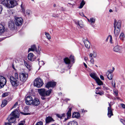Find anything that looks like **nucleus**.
Segmentation results:
<instances>
[{
  "instance_id": "obj_61",
  "label": "nucleus",
  "mask_w": 125,
  "mask_h": 125,
  "mask_svg": "<svg viewBox=\"0 0 125 125\" xmlns=\"http://www.w3.org/2000/svg\"><path fill=\"white\" fill-rule=\"evenodd\" d=\"M84 59L85 61H86L88 60V58L86 57H85Z\"/></svg>"
},
{
  "instance_id": "obj_29",
  "label": "nucleus",
  "mask_w": 125,
  "mask_h": 125,
  "mask_svg": "<svg viewBox=\"0 0 125 125\" xmlns=\"http://www.w3.org/2000/svg\"><path fill=\"white\" fill-rule=\"evenodd\" d=\"M56 116L58 118L61 119L62 118V117H65V114H56Z\"/></svg>"
},
{
  "instance_id": "obj_39",
  "label": "nucleus",
  "mask_w": 125,
  "mask_h": 125,
  "mask_svg": "<svg viewBox=\"0 0 125 125\" xmlns=\"http://www.w3.org/2000/svg\"><path fill=\"white\" fill-rule=\"evenodd\" d=\"M95 21V19L94 18H91L90 19V22L91 23H94Z\"/></svg>"
},
{
  "instance_id": "obj_43",
  "label": "nucleus",
  "mask_w": 125,
  "mask_h": 125,
  "mask_svg": "<svg viewBox=\"0 0 125 125\" xmlns=\"http://www.w3.org/2000/svg\"><path fill=\"white\" fill-rule=\"evenodd\" d=\"M93 57L94 58L96 57V53L95 52L93 51Z\"/></svg>"
},
{
  "instance_id": "obj_48",
  "label": "nucleus",
  "mask_w": 125,
  "mask_h": 125,
  "mask_svg": "<svg viewBox=\"0 0 125 125\" xmlns=\"http://www.w3.org/2000/svg\"><path fill=\"white\" fill-rule=\"evenodd\" d=\"M24 123L25 122L24 121H22L19 123L18 125H23Z\"/></svg>"
},
{
  "instance_id": "obj_37",
  "label": "nucleus",
  "mask_w": 125,
  "mask_h": 125,
  "mask_svg": "<svg viewBox=\"0 0 125 125\" xmlns=\"http://www.w3.org/2000/svg\"><path fill=\"white\" fill-rule=\"evenodd\" d=\"M124 37V35L123 33H121L120 36V38L122 40H123Z\"/></svg>"
},
{
  "instance_id": "obj_13",
  "label": "nucleus",
  "mask_w": 125,
  "mask_h": 125,
  "mask_svg": "<svg viewBox=\"0 0 125 125\" xmlns=\"http://www.w3.org/2000/svg\"><path fill=\"white\" fill-rule=\"evenodd\" d=\"M40 102L39 100L37 98H34L33 99L31 104L36 106L40 104Z\"/></svg>"
},
{
  "instance_id": "obj_5",
  "label": "nucleus",
  "mask_w": 125,
  "mask_h": 125,
  "mask_svg": "<svg viewBox=\"0 0 125 125\" xmlns=\"http://www.w3.org/2000/svg\"><path fill=\"white\" fill-rule=\"evenodd\" d=\"M28 77L27 73L25 72H21L20 73V80L23 82H25L27 79Z\"/></svg>"
},
{
  "instance_id": "obj_59",
  "label": "nucleus",
  "mask_w": 125,
  "mask_h": 125,
  "mask_svg": "<svg viewBox=\"0 0 125 125\" xmlns=\"http://www.w3.org/2000/svg\"><path fill=\"white\" fill-rule=\"evenodd\" d=\"M38 50L39 52V53L40 52H39L41 51V49L40 48L39 46H38Z\"/></svg>"
},
{
  "instance_id": "obj_35",
  "label": "nucleus",
  "mask_w": 125,
  "mask_h": 125,
  "mask_svg": "<svg viewBox=\"0 0 125 125\" xmlns=\"http://www.w3.org/2000/svg\"><path fill=\"white\" fill-rule=\"evenodd\" d=\"M85 3L84 1L83 0L81 2V3L79 7V8L81 9L82 8L83 5L85 4Z\"/></svg>"
},
{
  "instance_id": "obj_64",
  "label": "nucleus",
  "mask_w": 125,
  "mask_h": 125,
  "mask_svg": "<svg viewBox=\"0 0 125 125\" xmlns=\"http://www.w3.org/2000/svg\"><path fill=\"white\" fill-rule=\"evenodd\" d=\"M64 10H65L62 8L61 9V10H62V11H64Z\"/></svg>"
},
{
  "instance_id": "obj_60",
  "label": "nucleus",
  "mask_w": 125,
  "mask_h": 125,
  "mask_svg": "<svg viewBox=\"0 0 125 125\" xmlns=\"http://www.w3.org/2000/svg\"><path fill=\"white\" fill-rule=\"evenodd\" d=\"M84 65L85 66V67L86 68H87V66L86 64L84 62L83 63Z\"/></svg>"
},
{
  "instance_id": "obj_32",
  "label": "nucleus",
  "mask_w": 125,
  "mask_h": 125,
  "mask_svg": "<svg viewBox=\"0 0 125 125\" xmlns=\"http://www.w3.org/2000/svg\"><path fill=\"white\" fill-rule=\"evenodd\" d=\"M24 63L25 66L27 67V68L29 69H30V68L31 66L28 63V62H27L24 61Z\"/></svg>"
},
{
  "instance_id": "obj_26",
  "label": "nucleus",
  "mask_w": 125,
  "mask_h": 125,
  "mask_svg": "<svg viewBox=\"0 0 125 125\" xmlns=\"http://www.w3.org/2000/svg\"><path fill=\"white\" fill-rule=\"evenodd\" d=\"M90 76L92 78L94 79L95 80L98 78L96 76V74L94 73H90Z\"/></svg>"
},
{
  "instance_id": "obj_33",
  "label": "nucleus",
  "mask_w": 125,
  "mask_h": 125,
  "mask_svg": "<svg viewBox=\"0 0 125 125\" xmlns=\"http://www.w3.org/2000/svg\"><path fill=\"white\" fill-rule=\"evenodd\" d=\"M10 94V93L9 92H6L5 93H3L2 95V97H6Z\"/></svg>"
},
{
  "instance_id": "obj_63",
  "label": "nucleus",
  "mask_w": 125,
  "mask_h": 125,
  "mask_svg": "<svg viewBox=\"0 0 125 125\" xmlns=\"http://www.w3.org/2000/svg\"><path fill=\"white\" fill-rule=\"evenodd\" d=\"M120 121L122 123H123L124 120L122 119H120Z\"/></svg>"
},
{
  "instance_id": "obj_7",
  "label": "nucleus",
  "mask_w": 125,
  "mask_h": 125,
  "mask_svg": "<svg viewBox=\"0 0 125 125\" xmlns=\"http://www.w3.org/2000/svg\"><path fill=\"white\" fill-rule=\"evenodd\" d=\"M6 80L4 77L0 76V88L3 87L6 84Z\"/></svg>"
},
{
  "instance_id": "obj_10",
  "label": "nucleus",
  "mask_w": 125,
  "mask_h": 125,
  "mask_svg": "<svg viewBox=\"0 0 125 125\" xmlns=\"http://www.w3.org/2000/svg\"><path fill=\"white\" fill-rule=\"evenodd\" d=\"M109 107L108 108V114L107 115L110 118L111 116L113 115V110L111 108V105L110 103L109 104Z\"/></svg>"
},
{
  "instance_id": "obj_62",
  "label": "nucleus",
  "mask_w": 125,
  "mask_h": 125,
  "mask_svg": "<svg viewBox=\"0 0 125 125\" xmlns=\"http://www.w3.org/2000/svg\"><path fill=\"white\" fill-rule=\"evenodd\" d=\"M109 37V36H108V37H107V38L106 39V40H105V41L106 42H107L108 41Z\"/></svg>"
},
{
  "instance_id": "obj_14",
  "label": "nucleus",
  "mask_w": 125,
  "mask_h": 125,
  "mask_svg": "<svg viewBox=\"0 0 125 125\" xmlns=\"http://www.w3.org/2000/svg\"><path fill=\"white\" fill-rule=\"evenodd\" d=\"M30 51H34L37 53H38V50L37 49L35 45H33L31 46V48H29L28 51V52Z\"/></svg>"
},
{
  "instance_id": "obj_40",
  "label": "nucleus",
  "mask_w": 125,
  "mask_h": 125,
  "mask_svg": "<svg viewBox=\"0 0 125 125\" xmlns=\"http://www.w3.org/2000/svg\"><path fill=\"white\" fill-rule=\"evenodd\" d=\"M26 14L28 15H30L31 13V11L29 10H27L26 11Z\"/></svg>"
},
{
  "instance_id": "obj_18",
  "label": "nucleus",
  "mask_w": 125,
  "mask_h": 125,
  "mask_svg": "<svg viewBox=\"0 0 125 125\" xmlns=\"http://www.w3.org/2000/svg\"><path fill=\"white\" fill-rule=\"evenodd\" d=\"M72 109V108H69L68 110L67 113V118L65 119V120L66 121L67 119L70 118L71 116V111Z\"/></svg>"
},
{
  "instance_id": "obj_46",
  "label": "nucleus",
  "mask_w": 125,
  "mask_h": 125,
  "mask_svg": "<svg viewBox=\"0 0 125 125\" xmlns=\"http://www.w3.org/2000/svg\"><path fill=\"white\" fill-rule=\"evenodd\" d=\"M90 62H91L92 64H94V59L93 58H92L90 60Z\"/></svg>"
},
{
  "instance_id": "obj_38",
  "label": "nucleus",
  "mask_w": 125,
  "mask_h": 125,
  "mask_svg": "<svg viewBox=\"0 0 125 125\" xmlns=\"http://www.w3.org/2000/svg\"><path fill=\"white\" fill-rule=\"evenodd\" d=\"M70 58L71 61L73 63H74V57L73 56L71 55L70 57Z\"/></svg>"
},
{
  "instance_id": "obj_50",
  "label": "nucleus",
  "mask_w": 125,
  "mask_h": 125,
  "mask_svg": "<svg viewBox=\"0 0 125 125\" xmlns=\"http://www.w3.org/2000/svg\"><path fill=\"white\" fill-rule=\"evenodd\" d=\"M18 103L17 102H16L15 104L13 106L12 108H15L16 105H18Z\"/></svg>"
},
{
  "instance_id": "obj_21",
  "label": "nucleus",
  "mask_w": 125,
  "mask_h": 125,
  "mask_svg": "<svg viewBox=\"0 0 125 125\" xmlns=\"http://www.w3.org/2000/svg\"><path fill=\"white\" fill-rule=\"evenodd\" d=\"M1 3L9 8L8 6L10 5L9 0H4Z\"/></svg>"
},
{
  "instance_id": "obj_55",
  "label": "nucleus",
  "mask_w": 125,
  "mask_h": 125,
  "mask_svg": "<svg viewBox=\"0 0 125 125\" xmlns=\"http://www.w3.org/2000/svg\"><path fill=\"white\" fill-rule=\"evenodd\" d=\"M100 77L101 79L102 80H104V76L102 75H100Z\"/></svg>"
},
{
  "instance_id": "obj_52",
  "label": "nucleus",
  "mask_w": 125,
  "mask_h": 125,
  "mask_svg": "<svg viewBox=\"0 0 125 125\" xmlns=\"http://www.w3.org/2000/svg\"><path fill=\"white\" fill-rule=\"evenodd\" d=\"M121 107L123 108H125V105L123 104H121Z\"/></svg>"
},
{
  "instance_id": "obj_9",
  "label": "nucleus",
  "mask_w": 125,
  "mask_h": 125,
  "mask_svg": "<svg viewBox=\"0 0 125 125\" xmlns=\"http://www.w3.org/2000/svg\"><path fill=\"white\" fill-rule=\"evenodd\" d=\"M33 98L30 95L27 96L26 98L25 101L26 104L28 105H31L32 104Z\"/></svg>"
},
{
  "instance_id": "obj_31",
  "label": "nucleus",
  "mask_w": 125,
  "mask_h": 125,
  "mask_svg": "<svg viewBox=\"0 0 125 125\" xmlns=\"http://www.w3.org/2000/svg\"><path fill=\"white\" fill-rule=\"evenodd\" d=\"M7 104V101L5 100H4L2 101V104H1V106L2 107H4Z\"/></svg>"
},
{
  "instance_id": "obj_1",
  "label": "nucleus",
  "mask_w": 125,
  "mask_h": 125,
  "mask_svg": "<svg viewBox=\"0 0 125 125\" xmlns=\"http://www.w3.org/2000/svg\"><path fill=\"white\" fill-rule=\"evenodd\" d=\"M20 114L18 110H16L12 112L7 119L10 123H14L16 120V118H19Z\"/></svg>"
},
{
  "instance_id": "obj_47",
  "label": "nucleus",
  "mask_w": 125,
  "mask_h": 125,
  "mask_svg": "<svg viewBox=\"0 0 125 125\" xmlns=\"http://www.w3.org/2000/svg\"><path fill=\"white\" fill-rule=\"evenodd\" d=\"M113 70H108L107 71V73H111V74L113 72Z\"/></svg>"
},
{
  "instance_id": "obj_49",
  "label": "nucleus",
  "mask_w": 125,
  "mask_h": 125,
  "mask_svg": "<svg viewBox=\"0 0 125 125\" xmlns=\"http://www.w3.org/2000/svg\"><path fill=\"white\" fill-rule=\"evenodd\" d=\"M21 8H22V11H23V12H25V9L24 8H23L22 7V4L21 5Z\"/></svg>"
},
{
  "instance_id": "obj_15",
  "label": "nucleus",
  "mask_w": 125,
  "mask_h": 125,
  "mask_svg": "<svg viewBox=\"0 0 125 125\" xmlns=\"http://www.w3.org/2000/svg\"><path fill=\"white\" fill-rule=\"evenodd\" d=\"M8 26L11 30L14 29V23L13 21H10L8 22Z\"/></svg>"
},
{
  "instance_id": "obj_22",
  "label": "nucleus",
  "mask_w": 125,
  "mask_h": 125,
  "mask_svg": "<svg viewBox=\"0 0 125 125\" xmlns=\"http://www.w3.org/2000/svg\"><path fill=\"white\" fill-rule=\"evenodd\" d=\"M54 120L50 116H48L46 118V123H49L51 122H54Z\"/></svg>"
},
{
  "instance_id": "obj_34",
  "label": "nucleus",
  "mask_w": 125,
  "mask_h": 125,
  "mask_svg": "<svg viewBox=\"0 0 125 125\" xmlns=\"http://www.w3.org/2000/svg\"><path fill=\"white\" fill-rule=\"evenodd\" d=\"M39 60L40 59H38V61H39V64L40 66L41 67L44 64V63L43 61H39Z\"/></svg>"
},
{
  "instance_id": "obj_58",
  "label": "nucleus",
  "mask_w": 125,
  "mask_h": 125,
  "mask_svg": "<svg viewBox=\"0 0 125 125\" xmlns=\"http://www.w3.org/2000/svg\"><path fill=\"white\" fill-rule=\"evenodd\" d=\"M93 55V54L92 53H90L89 54V56L90 57H92Z\"/></svg>"
},
{
  "instance_id": "obj_11",
  "label": "nucleus",
  "mask_w": 125,
  "mask_h": 125,
  "mask_svg": "<svg viewBox=\"0 0 125 125\" xmlns=\"http://www.w3.org/2000/svg\"><path fill=\"white\" fill-rule=\"evenodd\" d=\"M10 5L8 6L9 8L13 7L17 4V1L15 0H9Z\"/></svg>"
},
{
  "instance_id": "obj_27",
  "label": "nucleus",
  "mask_w": 125,
  "mask_h": 125,
  "mask_svg": "<svg viewBox=\"0 0 125 125\" xmlns=\"http://www.w3.org/2000/svg\"><path fill=\"white\" fill-rule=\"evenodd\" d=\"M64 62L66 64H69L70 63V60L68 58L66 57L64 59Z\"/></svg>"
},
{
  "instance_id": "obj_17",
  "label": "nucleus",
  "mask_w": 125,
  "mask_h": 125,
  "mask_svg": "<svg viewBox=\"0 0 125 125\" xmlns=\"http://www.w3.org/2000/svg\"><path fill=\"white\" fill-rule=\"evenodd\" d=\"M121 49L120 46L118 45H116L114 48V51L115 52H119L121 51Z\"/></svg>"
},
{
  "instance_id": "obj_45",
  "label": "nucleus",
  "mask_w": 125,
  "mask_h": 125,
  "mask_svg": "<svg viewBox=\"0 0 125 125\" xmlns=\"http://www.w3.org/2000/svg\"><path fill=\"white\" fill-rule=\"evenodd\" d=\"M15 76L16 79H18V76L17 73H16L15 74Z\"/></svg>"
},
{
  "instance_id": "obj_12",
  "label": "nucleus",
  "mask_w": 125,
  "mask_h": 125,
  "mask_svg": "<svg viewBox=\"0 0 125 125\" xmlns=\"http://www.w3.org/2000/svg\"><path fill=\"white\" fill-rule=\"evenodd\" d=\"M56 83L55 82H48L46 85V88H49L50 87H54L56 85Z\"/></svg>"
},
{
  "instance_id": "obj_4",
  "label": "nucleus",
  "mask_w": 125,
  "mask_h": 125,
  "mask_svg": "<svg viewBox=\"0 0 125 125\" xmlns=\"http://www.w3.org/2000/svg\"><path fill=\"white\" fill-rule=\"evenodd\" d=\"M43 83L42 80L39 78L36 79L34 82V86L38 88L42 86Z\"/></svg>"
},
{
  "instance_id": "obj_41",
  "label": "nucleus",
  "mask_w": 125,
  "mask_h": 125,
  "mask_svg": "<svg viewBox=\"0 0 125 125\" xmlns=\"http://www.w3.org/2000/svg\"><path fill=\"white\" fill-rule=\"evenodd\" d=\"M95 93L96 94H99L100 95H102L104 94L103 93V92H98L96 91Z\"/></svg>"
},
{
  "instance_id": "obj_28",
  "label": "nucleus",
  "mask_w": 125,
  "mask_h": 125,
  "mask_svg": "<svg viewBox=\"0 0 125 125\" xmlns=\"http://www.w3.org/2000/svg\"><path fill=\"white\" fill-rule=\"evenodd\" d=\"M76 24H78V25L81 28L83 27V22L82 21H78L77 22H75Z\"/></svg>"
},
{
  "instance_id": "obj_3",
  "label": "nucleus",
  "mask_w": 125,
  "mask_h": 125,
  "mask_svg": "<svg viewBox=\"0 0 125 125\" xmlns=\"http://www.w3.org/2000/svg\"><path fill=\"white\" fill-rule=\"evenodd\" d=\"M114 27L115 28L114 34L115 36L117 37L119 35L120 31L121 22L120 21H118L116 24V21L115 20L114 23Z\"/></svg>"
},
{
  "instance_id": "obj_54",
  "label": "nucleus",
  "mask_w": 125,
  "mask_h": 125,
  "mask_svg": "<svg viewBox=\"0 0 125 125\" xmlns=\"http://www.w3.org/2000/svg\"><path fill=\"white\" fill-rule=\"evenodd\" d=\"M79 14L80 15H81V16H84L86 18V17L84 15L83 13L82 12H81V13H79Z\"/></svg>"
},
{
  "instance_id": "obj_42",
  "label": "nucleus",
  "mask_w": 125,
  "mask_h": 125,
  "mask_svg": "<svg viewBox=\"0 0 125 125\" xmlns=\"http://www.w3.org/2000/svg\"><path fill=\"white\" fill-rule=\"evenodd\" d=\"M109 36L110 37V42L111 43H112V38L111 35H109Z\"/></svg>"
},
{
  "instance_id": "obj_24",
  "label": "nucleus",
  "mask_w": 125,
  "mask_h": 125,
  "mask_svg": "<svg viewBox=\"0 0 125 125\" xmlns=\"http://www.w3.org/2000/svg\"><path fill=\"white\" fill-rule=\"evenodd\" d=\"M68 125H78L77 123L75 121H70L68 123Z\"/></svg>"
},
{
  "instance_id": "obj_19",
  "label": "nucleus",
  "mask_w": 125,
  "mask_h": 125,
  "mask_svg": "<svg viewBox=\"0 0 125 125\" xmlns=\"http://www.w3.org/2000/svg\"><path fill=\"white\" fill-rule=\"evenodd\" d=\"M72 117L73 118H75L78 119L80 117V115L78 112H74L73 113Z\"/></svg>"
},
{
  "instance_id": "obj_23",
  "label": "nucleus",
  "mask_w": 125,
  "mask_h": 125,
  "mask_svg": "<svg viewBox=\"0 0 125 125\" xmlns=\"http://www.w3.org/2000/svg\"><path fill=\"white\" fill-rule=\"evenodd\" d=\"M5 28L4 26L2 24H0V33H2L5 31Z\"/></svg>"
},
{
  "instance_id": "obj_56",
  "label": "nucleus",
  "mask_w": 125,
  "mask_h": 125,
  "mask_svg": "<svg viewBox=\"0 0 125 125\" xmlns=\"http://www.w3.org/2000/svg\"><path fill=\"white\" fill-rule=\"evenodd\" d=\"M2 10V6L0 5V14H1Z\"/></svg>"
},
{
  "instance_id": "obj_44",
  "label": "nucleus",
  "mask_w": 125,
  "mask_h": 125,
  "mask_svg": "<svg viewBox=\"0 0 125 125\" xmlns=\"http://www.w3.org/2000/svg\"><path fill=\"white\" fill-rule=\"evenodd\" d=\"M36 125H42V123L41 122H38Z\"/></svg>"
},
{
  "instance_id": "obj_36",
  "label": "nucleus",
  "mask_w": 125,
  "mask_h": 125,
  "mask_svg": "<svg viewBox=\"0 0 125 125\" xmlns=\"http://www.w3.org/2000/svg\"><path fill=\"white\" fill-rule=\"evenodd\" d=\"M45 34L46 35L47 37L48 40H50L51 39V37L50 35L49 34L46 32H45Z\"/></svg>"
},
{
  "instance_id": "obj_53",
  "label": "nucleus",
  "mask_w": 125,
  "mask_h": 125,
  "mask_svg": "<svg viewBox=\"0 0 125 125\" xmlns=\"http://www.w3.org/2000/svg\"><path fill=\"white\" fill-rule=\"evenodd\" d=\"M20 113L21 114H23V115H29V114H29V113H24L23 112H20Z\"/></svg>"
},
{
  "instance_id": "obj_8",
  "label": "nucleus",
  "mask_w": 125,
  "mask_h": 125,
  "mask_svg": "<svg viewBox=\"0 0 125 125\" xmlns=\"http://www.w3.org/2000/svg\"><path fill=\"white\" fill-rule=\"evenodd\" d=\"M15 24L17 26L21 25L23 22V20L21 17H15Z\"/></svg>"
},
{
  "instance_id": "obj_6",
  "label": "nucleus",
  "mask_w": 125,
  "mask_h": 125,
  "mask_svg": "<svg viewBox=\"0 0 125 125\" xmlns=\"http://www.w3.org/2000/svg\"><path fill=\"white\" fill-rule=\"evenodd\" d=\"M10 80L11 83L13 86H17L19 84L17 80L12 76H11L10 77Z\"/></svg>"
},
{
  "instance_id": "obj_2",
  "label": "nucleus",
  "mask_w": 125,
  "mask_h": 125,
  "mask_svg": "<svg viewBox=\"0 0 125 125\" xmlns=\"http://www.w3.org/2000/svg\"><path fill=\"white\" fill-rule=\"evenodd\" d=\"M38 92L41 96V99L44 100L46 98L47 96L49 95L52 92V89L46 91L44 89H40L38 90Z\"/></svg>"
},
{
  "instance_id": "obj_20",
  "label": "nucleus",
  "mask_w": 125,
  "mask_h": 125,
  "mask_svg": "<svg viewBox=\"0 0 125 125\" xmlns=\"http://www.w3.org/2000/svg\"><path fill=\"white\" fill-rule=\"evenodd\" d=\"M33 55L32 53H30L29 54L28 56L29 60L31 61H34V59L33 58Z\"/></svg>"
},
{
  "instance_id": "obj_51",
  "label": "nucleus",
  "mask_w": 125,
  "mask_h": 125,
  "mask_svg": "<svg viewBox=\"0 0 125 125\" xmlns=\"http://www.w3.org/2000/svg\"><path fill=\"white\" fill-rule=\"evenodd\" d=\"M54 15H53L52 16V17H54L55 18L58 17L59 16V15L58 14H54Z\"/></svg>"
},
{
  "instance_id": "obj_30",
  "label": "nucleus",
  "mask_w": 125,
  "mask_h": 125,
  "mask_svg": "<svg viewBox=\"0 0 125 125\" xmlns=\"http://www.w3.org/2000/svg\"><path fill=\"white\" fill-rule=\"evenodd\" d=\"M106 75L107 78L110 80H111L113 77V76L112 75V74L111 73H106Z\"/></svg>"
},
{
  "instance_id": "obj_16",
  "label": "nucleus",
  "mask_w": 125,
  "mask_h": 125,
  "mask_svg": "<svg viewBox=\"0 0 125 125\" xmlns=\"http://www.w3.org/2000/svg\"><path fill=\"white\" fill-rule=\"evenodd\" d=\"M85 47L87 49H89L90 48V43L87 39H86L83 41Z\"/></svg>"
},
{
  "instance_id": "obj_25",
  "label": "nucleus",
  "mask_w": 125,
  "mask_h": 125,
  "mask_svg": "<svg viewBox=\"0 0 125 125\" xmlns=\"http://www.w3.org/2000/svg\"><path fill=\"white\" fill-rule=\"evenodd\" d=\"M95 81L98 85H101L103 84V83L102 81L100 80L98 77L97 79Z\"/></svg>"
},
{
  "instance_id": "obj_57",
  "label": "nucleus",
  "mask_w": 125,
  "mask_h": 125,
  "mask_svg": "<svg viewBox=\"0 0 125 125\" xmlns=\"http://www.w3.org/2000/svg\"><path fill=\"white\" fill-rule=\"evenodd\" d=\"M10 123H5V125H11L10 123H10Z\"/></svg>"
}]
</instances>
